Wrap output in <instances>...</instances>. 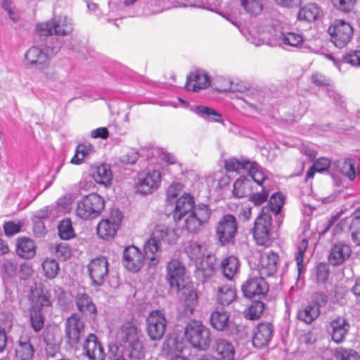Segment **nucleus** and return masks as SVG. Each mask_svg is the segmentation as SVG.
I'll return each mask as SVG.
<instances>
[{
  "label": "nucleus",
  "instance_id": "38",
  "mask_svg": "<svg viewBox=\"0 0 360 360\" xmlns=\"http://www.w3.org/2000/svg\"><path fill=\"white\" fill-rule=\"evenodd\" d=\"M184 310L181 314L186 317H190L194 311L197 304V294L193 290L184 289L183 291Z\"/></svg>",
  "mask_w": 360,
  "mask_h": 360
},
{
  "label": "nucleus",
  "instance_id": "4",
  "mask_svg": "<svg viewBox=\"0 0 360 360\" xmlns=\"http://www.w3.org/2000/svg\"><path fill=\"white\" fill-rule=\"evenodd\" d=\"M178 237L179 233L174 229L163 224L155 225L144 245V254L150 265L155 266L159 262L162 246L175 243Z\"/></svg>",
  "mask_w": 360,
  "mask_h": 360
},
{
  "label": "nucleus",
  "instance_id": "7",
  "mask_svg": "<svg viewBox=\"0 0 360 360\" xmlns=\"http://www.w3.org/2000/svg\"><path fill=\"white\" fill-rule=\"evenodd\" d=\"M37 32L41 37H46L53 42L56 35L66 36L71 34L74 30L73 23L67 16H59L49 22L39 23L36 27Z\"/></svg>",
  "mask_w": 360,
  "mask_h": 360
},
{
  "label": "nucleus",
  "instance_id": "12",
  "mask_svg": "<svg viewBox=\"0 0 360 360\" xmlns=\"http://www.w3.org/2000/svg\"><path fill=\"white\" fill-rule=\"evenodd\" d=\"M161 179V173L157 169L139 172L136 183V189L143 195L151 194L160 188Z\"/></svg>",
  "mask_w": 360,
  "mask_h": 360
},
{
  "label": "nucleus",
  "instance_id": "25",
  "mask_svg": "<svg viewBox=\"0 0 360 360\" xmlns=\"http://www.w3.org/2000/svg\"><path fill=\"white\" fill-rule=\"evenodd\" d=\"M174 202H175L174 219L176 223L180 226L182 219L195 208L194 207V200L191 195L184 193Z\"/></svg>",
  "mask_w": 360,
  "mask_h": 360
},
{
  "label": "nucleus",
  "instance_id": "15",
  "mask_svg": "<svg viewBox=\"0 0 360 360\" xmlns=\"http://www.w3.org/2000/svg\"><path fill=\"white\" fill-rule=\"evenodd\" d=\"M167 320L164 313L160 310L150 312L146 319V330L152 340H161L166 331Z\"/></svg>",
  "mask_w": 360,
  "mask_h": 360
},
{
  "label": "nucleus",
  "instance_id": "28",
  "mask_svg": "<svg viewBox=\"0 0 360 360\" xmlns=\"http://www.w3.org/2000/svg\"><path fill=\"white\" fill-rule=\"evenodd\" d=\"M273 335V326L269 323L258 324L252 338V344L255 347L262 348L268 345Z\"/></svg>",
  "mask_w": 360,
  "mask_h": 360
},
{
  "label": "nucleus",
  "instance_id": "58",
  "mask_svg": "<svg viewBox=\"0 0 360 360\" xmlns=\"http://www.w3.org/2000/svg\"><path fill=\"white\" fill-rule=\"evenodd\" d=\"M343 62L353 66L360 67V51H353L343 57Z\"/></svg>",
  "mask_w": 360,
  "mask_h": 360
},
{
  "label": "nucleus",
  "instance_id": "56",
  "mask_svg": "<svg viewBox=\"0 0 360 360\" xmlns=\"http://www.w3.org/2000/svg\"><path fill=\"white\" fill-rule=\"evenodd\" d=\"M333 5L340 11L349 12L354 6L356 0H332Z\"/></svg>",
  "mask_w": 360,
  "mask_h": 360
},
{
  "label": "nucleus",
  "instance_id": "24",
  "mask_svg": "<svg viewBox=\"0 0 360 360\" xmlns=\"http://www.w3.org/2000/svg\"><path fill=\"white\" fill-rule=\"evenodd\" d=\"M15 356L20 360H32L35 349L31 342V335L27 333L20 335L15 347Z\"/></svg>",
  "mask_w": 360,
  "mask_h": 360
},
{
  "label": "nucleus",
  "instance_id": "5",
  "mask_svg": "<svg viewBox=\"0 0 360 360\" xmlns=\"http://www.w3.org/2000/svg\"><path fill=\"white\" fill-rule=\"evenodd\" d=\"M141 331L132 321H125L119 328L116 339L128 348L127 356L131 360H141L144 357Z\"/></svg>",
  "mask_w": 360,
  "mask_h": 360
},
{
  "label": "nucleus",
  "instance_id": "29",
  "mask_svg": "<svg viewBox=\"0 0 360 360\" xmlns=\"http://www.w3.org/2000/svg\"><path fill=\"white\" fill-rule=\"evenodd\" d=\"M351 253L352 250L348 245L338 243L330 249L328 262L333 266L340 265L349 257Z\"/></svg>",
  "mask_w": 360,
  "mask_h": 360
},
{
  "label": "nucleus",
  "instance_id": "54",
  "mask_svg": "<svg viewBox=\"0 0 360 360\" xmlns=\"http://www.w3.org/2000/svg\"><path fill=\"white\" fill-rule=\"evenodd\" d=\"M184 186L181 183L172 184L167 190V199L169 204L174 203L175 198L182 192Z\"/></svg>",
  "mask_w": 360,
  "mask_h": 360
},
{
  "label": "nucleus",
  "instance_id": "27",
  "mask_svg": "<svg viewBox=\"0 0 360 360\" xmlns=\"http://www.w3.org/2000/svg\"><path fill=\"white\" fill-rule=\"evenodd\" d=\"M210 85V79L205 72L195 71L187 77L186 88L189 91H198L207 88Z\"/></svg>",
  "mask_w": 360,
  "mask_h": 360
},
{
  "label": "nucleus",
  "instance_id": "23",
  "mask_svg": "<svg viewBox=\"0 0 360 360\" xmlns=\"http://www.w3.org/2000/svg\"><path fill=\"white\" fill-rule=\"evenodd\" d=\"M278 256L272 250H266L260 253L257 268L260 276L269 277L277 270Z\"/></svg>",
  "mask_w": 360,
  "mask_h": 360
},
{
  "label": "nucleus",
  "instance_id": "50",
  "mask_svg": "<svg viewBox=\"0 0 360 360\" xmlns=\"http://www.w3.org/2000/svg\"><path fill=\"white\" fill-rule=\"evenodd\" d=\"M44 342L46 345V352L47 355L53 356L55 353L59 350V340H56L53 333L48 332L44 337Z\"/></svg>",
  "mask_w": 360,
  "mask_h": 360
},
{
  "label": "nucleus",
  "instance_id": "8",
  "mask_svg": "<svg viewBox=\"0 0 360 360\" xmlns=\"http://www.w3.org/2000/svg\"><path fill=\"white\" fill-rule=\"evenodd\" d=\"M105 207L103 198L97 193H90L77 202L76 214L82 219H91L101 214Z\"/></svg>",
  "mask_w": 360,
  "mask_h": 360
},
{
  "label": "nucleus",
  "instance_id": "10",
  "mask_svg": "<svg viewBox=\"0 0 360 360\" xmlns=\"http://www.w3.org/2000/svg\"><path fill=\"white\" fill-rule=\"evenodd\" d=\"M84 323L79 315L73 313L65 322V338L66 343L72 348H77L81 338L84 335Z\"/></svg>",
  "mask_w": 360,
  "mask_h": 360
},
{
  "label": "nucleus",
  "instance_id": "1",
  "mask_svg": "<svg viewBox=\"0 0 360 360\" xmlns=\"http://www.w3.org/2000/svg\"><path fill=\"white\" fill-rule=\"evenodd\" d=\"M46 38L44 45L33 46L25 54V65L29 68H37L46 82L63 83L65 81V74L59 67L52 66L50 61L60 50L58 42L52 44Z\"/></svg>",
  "mask_w": 360,
  "mask_h": 360
},
{
  "label": "nucleus",
  "instance_id": "13",
  "mask_svg": "<svg viewBox=\"0 0 360 360\" xmlns=\"http://www.w3.org/2000/svg\"><path fill=\"white\" fill-rule=\"evenodd\" d=\"M328 32L331 41L338 48L345 46L351 40L353 28L349 22L343 20H335L328 27Z\"/></svg>",
  "mask_w": 360,
  "mask_h": 360
},
{
  "label": "nucleus",
  "instance_id": "47",
  "mask_svg": "<svg viewBox=\"0 0 360 360\" xmlns=\"http://www.w3.org/2000/svg\"><path fill=\"white\" fill-rule=\"evenodd\" d=\"M42 269L46 278L53 279L57 276L60 268L55 259L46 258L42 263Z\"/></svg>",
  "mask_w": 360,
  "mask_h": 360
},
{
  "label": "nucleus",
  "instance_id": "22",
  "mask_svg": "<svg viewBox=\"0 0 360 360\" xmlns=\"http://www.w3.org/2000/svg\"><path fill=\"white\" fill-rule=\"evenodd\" d=\"M82 349L83 354L89 360H105V359L104 348L95 334L88 335L83 344Z\"/></svg>",
  "mask_w": 360,
  "mask_h": 360
},
{
  "label": "nucleus",
  "instance_id": "48",
  "mask_svg": "<svg viewBox=\"0 0 360 360\" xmlns=\"http://www.w3.org/2000/svg\"><path fill=\"white\" fill-rule=\"evenodd\" d=\"M58 229L59 236L63 240H70L75 236L72 222L69 219L62 220L58 224Z\"/></svg>",
  "mask_w": 360,
  "mask_h": 360
},
{
  "label": "nucleus",
  "instance_id": "55",
  "mask_svg": "<svg viewBox=\"0 0 360 360\" xmlns=\"http://www.w3.org/2000/svg\"><path fill=\"white\" fill-rule=\"evenodd\" d=\"M22 226V224L21 223L15 222L13 221L5 222L3 226L5 235L12 236L17 234L20 231Z\"/></svg>",
  "mask_w": 360,
  "mask_h": 360
},
{
  "label": "nucleus",
  "instance_id": "30",
  "mask_svg": "<svg viewBox=\"0 0 360 360\" xmlns=\"http://www.w3.org/2000/svg\"><path fill=\"white\" fill-rule=\"evenodd\" d=\"M229 314L224 309L219 308L211 313L210 322L217 330L224 331L229 327Z\"/></svg>",
  "mask_w": 360,
  "mask_h": 360
},
{
  "label": "nucleus",
  "instance_id": "46",
  "mask_svg": "<svg viewBox=\"0 0 360 360\" xmlns=\"http://www.w3.org/2000/svg\"><path fill=\"white\" fill-rule=\"evenodd\" d=\"M30 321L31 327L36 333L40 331L44 328V316L38 307H33L30 310Z\"/></svg>",
  "mask_w": 360,
  "mask_h": 360
},
{
  "label": "nucleus",
  "instance_id": "2",
  "mask_svg": "<svg viewBox=\"0 0 360 360\" xmlns=\"http://www.w3.org/2000/svg\"><path fill=\"white\" fill-rule=\"evenodd\" d=\"M257 33H259V30L254 28L247 36L248 39L255 46L266 44L270 46L290 50L300 49L304 42L302 34L288 31L285 25L278 20H274L266 25V31H262L258 37L255 36Z\"/></svg>",
  "mask_w": 360,
  "mask_h": 360
},
{
  "label": "nucleus",
  "instance_id": "9",
  "mask_svg": "<svg viewBox=\"0 0 360 360\" xmlns=\"http://www.w3.org/2000/svg\"><path fill=\"white\" fill-rule=\"evenodd\" d=\"M185 338L193 347L206 349L210 343V330L201 322L191 321L185 329Z\"/></svg>",
  "mask_w": 360,
  "mask_h": 360
},
{
  "label": "nucleus",
  "instance_id": "18",
  "mask_svg": "<svg viewBox=\"0 0 360 360\" xmlns=\"http://www.w3.org/2000/svg\"><path fill=\"white\" fill-rule=\"evenodd\" d=\"M88 271L94 286H101L107 280L109 272V263L105 257H98L91 260Z\"/></svg>",
  "mask_w": 360,
  "mask_h": 360
},
{
  "label": "nucleus",
  "instance_id": "6",
  "mask_svg": "<svg viewBox=\"0 0 360 360\" xmlns=\"http://www.w3.org/2000/svg\"><path fill=\"white\" fill-rule=\"evenodd\" d=\"M186 251L191 260L196 262L195 275L198 279L205 283L212 278L214 274V257L210 255L205 256L202 245L195 241L190 243Z\"/></svg>",
  "mask_w": 360,
  "mask_h": 360
},
{
  "label": "nucleus",
  "instance_id": "35",
  "mask_svg": "<svg viewBox=\"0 0 360 360\" xmlns=\"http://www.w3.org/2000/svg\"><path fill=\"white\" fill-rule=\"evenodd\" d=\"M240 267L238 259L234 256H229L221 262V268L223 275L231 280L238 274Z\"/></svg>",
  "mask_w": 360,
  "mask_h": 360
},
{
  "label": "nucleus",
  "instance_id": "60",
  "mask_svg": "<svg viewBox=\"0 0 360 360\" xmlns=\"http://www.w3.org/2000/svg\"><path fill=\"white\" fill-rule=\"evenodd\" d=\"M314 164H318L316 167L318 172L329 170L332 173L334 170V163L332 165L330 159H316Z\"/></svg>",
  "mask_w": 360,
  "mask_h": 360
},
{
  "label": "nucleus",
  "instance_id": "14",
  "mask_svg": "<svg viewBox=\"0 0 360 360\" xmlns=\"http://www.w3.org/2000/svg\"><path fill=\"white\" fill-rule=\"evenodd\" d=\"M238 231V223L232 214L224 215L217 223L216 235L221 245L232 243Z\"/></svg>",
  "mask_w": 360,
  "mask_h": 360
},
{
  "label": "nucleus",
  "instance_id": "64",
  "mask_svg": "<svg viewBox=\"0 0 360 360\" xmlns=\"http://www.w3.org/2000/svg\"><path fill=\"white\" fill-rule=\"evenodd\" d=\"M311 79L313 83L317 86H325L328 84V80L324 75L320 73H314L311 77Z\"/></svg>",
  "mask_w": 360,
  "mask_h": 360
},
{
  "label": "nucleus",
  "instance_id": "34",
  "mask_svg": "<svg viewBox=\"0 0 360 360\" xmlns=\"http://www.w3.org/2000/svg\"><path fill=\"white\" fill-rule=\"evenodd\" d=\"M16 253L22 258H32L36 253L34 242L28 238H18L16 243Z\"/></svg>",
  "mask_w": 360,
  "mask_h": 360
},
{
  "label": "nucleus",
  "instance_id": "52",
  "mask_svg": "<svg viewBox=\"0 0 360 360\" xmlns=\"http://www.w3.org/2000/svg\"><path fill=\"white\" fill-rule=\"evenodd\" d=\"M307 247L308 241L307 239H302L297 245V252L295 254V260L299 274L301 273L302 269L303 268V257Z\"/></svg>",
  "mask_w": 360,
  "mask_h": 360
},
{
  "label": "nucleus",
  "instance_id": "20",
  "mask_svg": "<svg viewBox=\"0 0 360 360\" xmlns=\"http://www.w3.org/2000/svg\"><path fill=\"white\" fill-rule=\"evenodd\" d=\"M245 297L252 300H259L265 296L269 290V286L263 276L250 277L241 287Z\"/></svg>",
  "mask_w": 360,
  "mask_h": 360
},
{
  "label": "nucleus",
  "instance_id": "32",
  "mask_svg": "<svg viewBox=\"0 0 360 360\" xmlns=\"http://www.w3.org/2000/svg\"><path fill=\"white\" fill-rule=\"evenodd\" d=\"M320 314V309L319 306L311 302L307 304H304L298 310L297 318L307 324H310L316 320Z\"/></svg>",
  "mask_w": 360,
  "mask_h": 360
},
{
  "label": "nucleus",
  "instance_id": "49",
  "mask_svg": "<svg viewBox=\"0 0 360 360\" xmlns=\"http://www.w3.org/2000/svg\"><path fill=\"white\" fill-rule=\"evenodd\" d=\"M334 356L338 360H360V355L356 352L342 347L335 349Z\"/></svg>",
  "mask_w": 360,
  "mask_h": 360
},
{
  "label": "nucleus",
  "instance_id": "44",
  "mask_svg": "<svg viewBox=\"0 0 360 360\" xmlns=\"http://www.w3.org/2000/svg\"><path fill=\"white\" fill-rule=\"evenodd\" d=\"M241 7L250 15H259L264 8V0H239Z\"/></svg>",
  "mask_w": 360,
  "mask_h": 360
},
{
  "label": "nucleus",
  "instance_id": "51",
  "mask_svg": "<svg viewBox=\"0 0 360 360\" xmlns=\"http://www.w3.org/2000/svg\"><path fill=\"white\" fill-rule=\"evenodd\" d=\"M264 304L262 302H253L245 313V317L250 320L257 319L262 314Z\"/></svg>",
  "mask_w": 360,
  "mask_h": 360
},
{
  "label": "nucleus",
  "instance_id": "16",
  "mask_svg": "<svg viewBox=\"0 0 360 360\" xmlns=\"http://www.w3.org/2000/svg\"><path fill=\"white\" fill-rule=\"evenodd\" d=\"M210 214L211 211L208 206L200 204L182 219H184L183 228L188 232L195 233L200 230L204 223L208 221Z\"/></svg>",
  "mask_w": 360,
  "mask_h": 360
},
{
  "label": "nucleus",
  "instance_id": "40",
  "mask_svg": "<svg viewBox=\"0 0 360 360\" xmlns=\"http://www.w3.org/2000/svg\"><path fill=\"white\" fill-rule=\"evenodd\" d=\"M252 189V181L246 177H240L233 183V195L237 198H241L246 196Z\"/></svg>",
  "mask_w": 360,
  "mask_h": 360
},
{
  "label": "nucleus",
  "instance_id": "42",
  "mask_svg": "<svg viewBox=\"0 0 360 360\" xmlns=\"http://www.w3.org/2000/svg\"><path fill=\"white\" fill-rule=\"evenodd\" d=\"M217 301L221 305H229L236 298V292L230 285H223L218 288Z\"/></svg>",
  "mask_w": 360,
  "mask_h": 360
},
{
  "label": "nucleus",
  "instance_id": "45",
  "mask_svg": "<svg viewBox=\"0 0 360 360\" xmlns=\"http://www.w3.org/2000/svg\"><path fill=\"white\" fill-rule=\"evenodd\" d=\"M284 205V195L281 193H274L269 199L268 206L265 207L266 212H272L275 215H278Z\"/></svg>",
  "mask_w": 360,
  "mask_h": 360
},
{
  "label": "nucleus",
  "instance_id": "26",
  "mask_svg": "<svg viewBox=\"0 0 360 360\" xmlns=\"http://www.w3.org/2000/svg\"><path fill=\"white\" fill-rule=\"evenodd\" d=\"M349 329V324L347 321L342 317H338L330 321L328 331L335 342L340 343L345 340Z\"/></svg>",
  "mask_w": 360,
  "mask_h": 360
},
{
  "label": "nucleus",
  "instance_id": "41",
  "mask_svg": "<svg viewBox=\"0 0 360 360\" xmlns=\"http://www.w3.org/2000/svg\"><path fill=\"white\" fill-rule=\"evenodd\" d=\"M215 350L221 358L226 360H233L235 349L233 345L224 339H218L215 342Z\"/></svg>",
  "mask_w": 360,
  "mask_h": 360
},
{
  "label": "nucleus",
  "instance_id": "11",
  "mask_svg": "<svg viewBox=\"0 0 360 360\" xmlns=\"http://www.w3.org/2000/svg\"><path fill=\"white\" fill-rule=\"evenodd\" d=\"M123 216L118 209H112L107 219L101 220L96 226L98 236L103 240L112 239L119 229Z\"/></svg>",
  "mask_w": 360,
  "mask_h": 360
},
{
  "label": "nucleus",
  "instance_id": "63",
  "mask_svg": "<svg viewBox=\"0 0 360 360\" xmlns=\"http://www.w3.org/2000/svg\"><path fill=\"white\" fill-rule=\"evenodd\" d=\"M229 87L224 88L222 90L223 91L243 92L248 89L247 86L243 83H235L229 81Z\"/></svg>",
  "mask_w": 360,
  "mask_h": 360
},
{
  "label": "nucleus",
  "instance_id": "62",
  "mask_svg": "<svg viewBox=\"0 0 360 360\" xmlns=\"http://www.w3.org/2000/svg\"><path fill=\"white\" fill-rule=\"evenodd\" d=\"M300 151L302 155L308 158H316L317 154L316 146L312 143L302 144L300 148Z\"/></svg>",
  "mask_w": 360,
  "mask_h": 360
},
{
  "label": "nucleus",
  "instance_id": "33",
  "mask_svg": "<svg viewBox=\"0 0 360 360\" xmlns=\"http://www.w3.org/2000/svg\"><path fill=\"white\" fill-rule=\"evenodd\" d=\"M77 309L84 315L92 316L96 313V307L86 293H78L75 299Z\"/></svg>",
  "mask_w": 360,
  "mask_h": 360
},
{
  "label": "nucleus",
  "instance_id": "3",
  "mask_svg": "<svg viewBox=\"0 0 360 360\" xmlns=\"http://www.w3.org/2000/svg\"><path fill=\"white\" fill-rule=\"evenodd\" d=\"M225 167L229 172H236L238 174L247 172L252 181L260 187V191L252 192L250 200L255 205H260L266 201L269 195V172L256 162L250 159H227Z\"/></svg>",
  "mask_w": 360,
  "mask_h": 360
},
{
  "label": "nucleus",
  "instance_id": "21",
  "mask_svg": "<svg viewBox=\"0 0 360 360\" xmlns=\"http://www.w3.org/2000/svg\"><path fill=\"white\" fill-rule=\"evenodd\" d=\"M144 259H147L141 250L134 245L127 247L123 252V265L129 271H139L143 265Z\"/></svg>",
  "mask_w": 360,
  "mask_h": 360
},
{
  "label": "nucleus",
  "instance_id": "36",
  "mask_svg": "<svg viewBox=\"0 0 360 360\" xmlns=\"http://www.w3.org/2000/svg\"><path fill=\"white\" fill-rule=\"evenodd\" d=\"M94 181L105 186L110 185L112 179V174L109 165L102 164L96 167L92 173Z\"/></svg>",
  "mask_w": 360,
  "mask_h": 360
},
{
  "label": "nucleus",
  "instance_id": "39",
  "mask_svg": "<svg viewBox=\"0 0 360 360\" xmlns=\"http://www.w3.org/2000/svg\"><path fill=\"white\" fill-rule=\"evenodd\" d=\"M321 8L316 4H309L301 8L297 18L300 20L312 22L318 19L321 14Z\"/></svg>",
  "mask_w": 360,
  "mask_h": 360
},
{
  "label": "nucleus",
  "instance_id": "57",
  "mask_svg": "<svg viewBox=\"0 0 360 360\" xmlns=\"http://www.w3.org/2000/svg\"><path fill=\"white\" fill-rule=\"evenodd\" d=\"M56 255L58 259L65 261L70 257L71 250L66 244H58L56 248Z\"/></svg>",
  "mask_w": 360,
  "mask_h": 360
},
{
  "label": "nucleus",
  "instance_id": "53",
  "mask_svg": "<svg viewBox=\"0 0 360 360\" xmlns=\"http://www.w3.org/2000/svg\"><path fill=\"white\" fill-rule=\"evenodd\" d=\"M94 148L90 143H81L77 146L75 153L72 158H78L79 155H82V158L94 155Z\"/></svg>",
  "mask_w": 360,
  "mask_h": 360
},
{
  "label": "nucleus",
  "instance_id": "19",
  "mask_svg": "<svg viewBox=\"0 0 360 360\" xmlns=\"http://www.w3.org/2000/svg\"><path fill=\"white\" fill-rule=\"evenodd\" d=\"M271 226V215L262 208L260 214L255 221L253 236L258 245H266L269 240Z\"/></svg>",
  "mask_w": 360,
  "mask_h": 360
},
{
  "label": "nucleus",
  "instance_id": "17",
  "mask_svg": "<svg viewBox=\"0 0 360 360\" xmlns=\"http://www.w3.org/2000/svg\"><path fill=\"white\" fill-rule=\"evenodd\" d=\"M186 274L185 266L179 259H174L167 263L165 278L172 288H184Z\"/></svg>",
  "mask_w": 360,
  "mask_h": 360
},
{
  "label": "nucleus",
  "instance_id": "59",
  "mask_svg": "<svg viewBox=\"0 0 360 360\" xmlns=\"http://www.w3.org/2000/svg\"><path fill=\"white\" fill-rule=\"evenodd\" d=\"M329 271L326 264L321 263L316 268V279L318 283H325L328 278Z\"/></svg>",
  "mask_w": 360,
  "mask_h": 360
},
{
  "label": "nucleus",
  "instance_id": "61",
  "mask_svg": "<svg viewBox=\"0 0 360 360\" xmlns=\"http://www.w3.org/2000/svg\"><path fill=\"white\" fill-rule=\"evenodd\" d=\"M51 300L49 292H42L38 297L37 305L34 307H39L41 310L44 307H51Z\"/></svg>",
  "mask_w": 360,
  "mask_h": 360
},
{
  "label": "nucleus",
  "instance_id": "43",
  "mask_svg": "<svg viewBox=\"0 0 360 360\" xmlns=\"http://www.w3.org/2000/svg\"><path fill=\"white\" fill-rule=\"evenodd\" d=\"M194 112L201 117L214 122H221V115L213 108L204 106L197 105L194 109Z\"/></svg>",
  "mask_w": 360,
  "mask_h": 360
},
{
  "label": "nucleus",
  "instance_id": "37",
  "mask_svg": "<svg viewBox=\"0 0 360 360\" xmlns=\"http://www.w3.org/2000/svg\"><path fill=\"white\" fill-rule=\"evenodd\" d=\"M18 264L13 259H4L0 264V274L4 283H10L15 276Z\"/></svg>",
  "mask_w": 360,
  "mask_h": 360
},
{
  "label": "nucleus",
  "instance_id": "31",
  "mask_svg": "<svg viewBox=\"0 0 360 360\" xmlns=\"http://www.w3.org/2000/svg\"><path fill=\"white\" fill-rule=\"evenodd\" d=\"M354 159H338L334 162V169L344 174L350 181H353L356 174L359 172V168L353 162Z\"/></svg>",
  "mask_w": 360,
  "mask_h": 360
}]
</instances>
